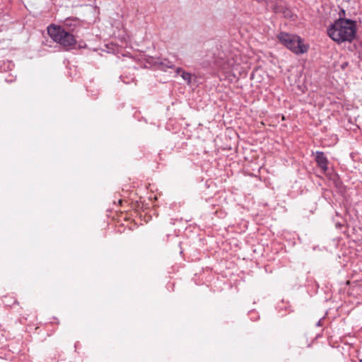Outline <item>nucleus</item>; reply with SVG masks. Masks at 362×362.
I'll return each mask as SVG.
<instances>
[{"label":"nucleus","mask_w":362,"mask_h":362,"mask_svg":"<svg viewBox=\"0 0 362 362\" xmlns=\"http://www.w3.org/2000/svg\"><path fill=\"white\" fill-rule=\"evenodd\" d=\"M13 80H14V79H13V78H10V79L6 78V79H5V81H6V82H8V83H11L12 81H13Z\"/></svg>","instance_id":"4468645a"},{"label":"nucleus","mask_w":362,"mask_h":362,"mask_svg":"<svg viewBox=\"0 0 362 362\" xmlns=\"http://www.w3.org/2000/svg\"><path fill=\"white\" fill-rule=\"evenodd\" d=\"M182 71H184V70L182 69V68H181V67H177V68L175 69V72H176V74H180V73H181V74H182Z\"/></svg>","instance_id":"9d476101"},{"label":"nucleus","mask_w":362,"mask_h":362,"mask_svg":"<svg viewBox=\"0 0 362 362\" xmlns=\"http://www.w3.org/2000/svg\"><path fill=\"white\" fill-rule=\"evenodd\" d=\"M347 65H348V63L345 62V63L342 64L341 66L344 69H345V67L347 66Z\"/></svg>","instance_id":"ddd939ff"},{"label":"nucleus","mask_w":362,"mask_h":362,"mask_svg":"<svg viewBox=\"0 0 362 362\" xmlns=\"http://www.w3.org/2000/svg\"><path fill=\"white\" fill-rule=\"evenodd\" d=\"M14 67V64L11 61H1L0 62V71L6 72L11 71Z\"/></svg>","instance_id":"6e6552de"},{"label":"nucleus","mask_w":362,"mask_h":362,"mask_svg":"<svg viewBox=\"0 0 362 362\" xmlns=\"http://www.w3.org/2000/svg\"><path fill=\"white\" fill-rule=\"evenodd\" d=\"M277 38L279 42L296 54H302L308 52V45L303 43V40L296 35L281 32Z\"/></svg>","instance_id":"7ed1b4c3"},{"label":"nucleus","mask_w":362,"mask_h":362,"mask_svg":"<svg viewBox=\"0 0 362 362\" xmlns=\"http://www.w3.org/2000/svg\"><path fill=\"white\" fill-rule=\"evenodd\" d=\"M153 63L158 69L163 71L175 68L174 64L168 59H157Z\"/></svg>","instance_id":"423d86ee"},{"label":"nucleus","mask_w":362,"mask_h":362,"mask_svg":"<svg viewBox=\"0 0 362 362\" xmlns=\"http://www.w3.org/2000/svg\"><path fill=\"white\" fill-rule=\"evenodd\" d=\"M47 33L54 42L59 44L66 50L76 47L84 48L86 46L83 42H81L78 45L74 35L62 26L52 24L47 27Z\"/></svg>","instance_id":"f03ea898"},{"label":"nucleus","mask_w":362,"mask_h":362,"mask_svg":"<svg viewBox=\"0 0 362 362\" xmlns=\"http://www.w3.org/2000/svg\"><path fill=\"white\" fill-rule=\"evenodd\" d=\"M316 326L317 327H320L322 326V319H320V320H318V322H317L316 324Z\"/></svg>","instance_id":"f8f14e48"},{"label":"nucleus","mask_w":362,"mask_h":362,"mask_svg":"<svg viewBox=\"0 0 362 362\" xmlns=\"http://www.w3.org/2000/svg\"><path fill=\"white\" fill-rule=\"evenodd\" d=\"M342 226H343V224L341 223H338V222L335 223V226L337 228H340Z\"/></svg>","instance_id":"9b49d317"},{"label":"nucleus","mask_w":362,"mask_h":362,"mask_svg":"<svg viewBox=\"0 0 362 362\" xmlns=\"http://www.w3.org/2000/svg\"><path fill=\"white\" fill-rule=\"evenodd\" d=\"M271 9L276 13H283L284 16H288L290 13L289 9L281 2L270 1Z\"/></svg>","instance_id":"39448f33"},{"label":"nucleus","mask_w":362,"mask_h":362,"mask_svg":"<svg viewBox=\"0 0 362 362\" xmlns=\"http://www.w3.org/2000/svg\"><path fill=\"white\" fill-rule=\"evenodd\" d=\"M181 77L183 78L185 81L187 83V85H190L192 83V75L187 71H182V74H181Z\"/></svg>","instance_id":"1a4fd4ad"},{"label":"nucleus","mask_w":362,"mask_h":362,"mask_svg":"<svg viewBox=\"0 0 362 362\" xmlns=\"http://www.w3.org/2000/svg\"><path fill=\"white\" fill-rule=\"evenodd\" d=\"M214 63L216 64H219V62L217 60H215Z\"/></svg>","instance_id":"2eb2a0df"},{"label":"nucleus","mask_w":362,"mask_h":362,"mask_svg":"<svg viewBox=\"0 0 362 362\" xmlns=\"http://www.w3.org/2000/svg\"><path fill=\"white\" fill-rule=\"evenodd\" d=\"M79 22L76 18H66L64 23V28H67L66 30L71 31L74 30V28L78 25Z\"/></svg>","instance_id":"0eeeda50"},{"label":"nucleus","mask_w":362,"mask_h":362,"mask_svg":"<svg viewBox=\"0 0 362 362\" xmlns=\"http://www.w3.org/2000/svg\"><path fill=\"white\" fill-rule=\"evenodd\" d=\"M327 35L338 44L351 42L356 35V23L351 19L339 18L329 26Z\"/></svg>","instance_id":"f257e3e1"},{"label":"nucleus","mask_w":362,"mask_h":362,"mask_svg":"<svg viewBox=\"0 0 362 362\" xmlns=\"http://www.w3.org/2000/svg\"><path fill=\"white\" fill-rule=\"evenodd\" d=\"M315 160L321 171L325 173L328 170L329 160L325 153L319 151H316Z\"/></svg>","instance_id":"20e7f679"}]
</instances>
